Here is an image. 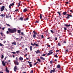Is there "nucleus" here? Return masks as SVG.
<instances>
[{
	"label": "nucleus",
	"mask_w": 73,
	"mask_h": 73,
	"mask_svg": "<svg viewBox=\"0 0 73 73\" xmlns=\"http://www.w3.org/2000/svg\"><path fill=\"white\" fill-rule=\"evenodd\" d=\"M8 30L9 31V32L10 33H15V32H16V28H13V29H8Z\"/></svg>",
	"instance_id": "obj_1"
},
{
	"label": "nucleus",
	"mask_w": 73,
	"mask_h": 73,
	"mask_svg": "<svg viewBox=\"0 0 73 73\" xmlns=\"http://www.w3.org/2000/svg\"><path fill=\"white\" fill-rule=\"evenodd\" d=\"M4 8H5V7L4 6H2L1 9V11L2 12V11H4Z\"/></svg>",
	"instance_id": "obj_2"
},
{
	"label": "nucleus",
	"mask_w": 73,
	"mask_h": 73,
	"mask_svg": "<svg viewBox=\"0 0 73 73\" xmlns=\"http://www.w3.org/2000/svg\"><path fill=\"white\" fill-rule=\"evenodd\" d=\"M53 70H50V73H52V72H54V71H55V68H53Z\"/></svg>",
	"instance_id": "obj_3"
},
{
	"label": "nucleus",
	"mask_w": 73,
	"mask_h": 73,
	"mask_svg": "<svg viewBox=\"0 0 73 73\" xmlns=\"http://www.w3.org/2000/svg\"><path fill=\"white\" fill-rule=\"evenodd\" d=\"M17 66H15L14 68V70L15 72H16L17 70Z\"/></svg>",
	"instance_id": "obj_4"
},
{
	"label": "nucleus",
	"mask_w": 73,
	"mask_h": 73,
	"mask_svg": "<svg viewBox=\"0 0 73 73\" xmlns=\"http://www.w3.org/2000/svg\"><path fill=\"white\" fill-rule=\"evenodd\" d=\"M53 53V52H50L49 53H48L47 54V56H49L50 54H52Z\"/></svg>",
	"instance_id": "obj_5"
},
{
	"label": "nucleus",
	"mask_w": 73,
	"mask_h": 73,
	"mask_svg": "<svg viewBox=\"0 0 73 73\" xmlns=\"http://www.w3.org/2000/svg\"><path fill=\"white\" fill-rule=\"evenodd\" d=\"M14 63L16 64V65H19V62H18L17 61H15L14 62Z\"/></svg>",
	"instance_id": "obj_6"
},
{
	"label": "nucleus",
	"mask_w": 73,
	"mask_h": 73,
	"mask_svg": "<svg viewBox=\"0 0 73 73\" xmlns=\"http://www.w3.org/2000/svg\"><path fill=\"white\" fill-rule=\"evenodd\" d=\"M2 64L3 65V66H5V63H4V61H3L2 62Z\"/></svg>",
	"instance_id": "obj_7"
},
{
	"label": "nucleus",
	"mask_w": 73,
	"mask_h": 73,
	"mask_svg": "<svg viewBox=\"0 0 73 73\" xmlns=\"http://www.w3.org/2000/svg\"><path fill=\"white\" fill-rule=\"evenodd\" d=\"M40 59H41V60H45V58H44L42 57H40Z\"/></svg>",
	"instance_id": "obj_8"
},
{
	"label": "nucleus",
	"mask_w": 73,
	"mask_h": 73,
	"mask_svg": "<svg viewBox=\"0 0 73 73\" xmlns=\"http://www.w3.org/2000/svg\"><path fill=\"white\" fill-rule=\"evenodd\" d=\"M7 69L8 68H6V71L7 72H8V73H9V70H8Z\"/></svg>",
	"instance_id": "obj_9"
},
{
	"label": "nucleus",
	"mask_w": 73,
	"mask_h": 73,
	"mask_svg": "<svg viewBox=\"0 0 73 73\" xmlns=\"http://www.w3.org/2000/svg\"><path fill=\"white\" fill-rule=\"evenodd\" d=\"M35 52L36 53H40V52L39 51V50H37L36 51H35Z\"/></svg>",
	"instance_id": "obj_10"
},
{
	"label": "nucleus",
	"mask_w": 73,
	"mask_h": 73,
	"mask_svg": "<svg viewBox=\"0 0 73 73\" xmlns=\"http://www.w3.org/2000/svg\"><path fill=\"white\" fill-rule=\"evenodd\" d=\"M27 8L23 10V12H27Z\"/></svg>",
	"instance_id": "obj_11"
},
{
	"label": "nucleus",
	"mask_w": 73,
	"mask_h": 73,
	"mask_svg": "<svg viewBox=\"0 0 73 73\" xmlns=\"http://www.w3.org/2000/svg\"><path fill=\"white\" fill-rule=\"evenodd\" d=\"M65 26H66V27H70V25H67L66 24H65Z\"/></svg>",
	"instance_id": "obj_12"
},
{
	"label": "nucleus",
	"mask_w": 73,
	"mask_h": 73,
	"mask_svg": "<svg viewBox=\"0 0 73 73\" xmlns=\"http://www.w3.org/2000/svg\"><path fill=\"white\" fill-rule=\"evenodd\" d=\"M19 59L20 60L22 61L23 60V57H21L19 58Z\"/></svg>",
	"instance_id": "obj_13"
},
{
	"label": "nucleus",
	"mask_w": 73,
	"mask_h": 73,
	"mask_svg": "<svg viewBox=\"0 0 73 73\" xmlns=\"http://www.w3.org/2000/svg\"><path fill=\"white\" fill-rule=\"evenodd\" d=\"M12 44L13 45H16V43L15 42H12Z\"/></svg>",
	"instance_id": "obj_14"
},
{
	"label": "nucleus",
	"mask_w": 73,
	"mask_h": 73,
	"mask_svg": "<svg viewBox=\"0 0 73 73\" xmlns=\"http://www.w3.org/2000/svg\"><path fill=\"white\" fill-rule=\"evenodd\" d=\"M65 51L66 53V52H69V50L68 49H65Z\"/></svg>",
	"instance_id": "obj_15"
},
{
	"label": "nucleus",
	"mask_w": 73,
	"mask_h": 73,
	"mask_svg": "<svg viewBox=\"0 0 73 73\" xmlns=\"http://www.w3.org/2000/svg\"><path fill=\"white\" fill-rule=\"evenodd\" d=\"M33 38H36V34H34L33 35Z\"/></svg>",
	"instance_id": "obj_16"
},
{
	"label": "nucleus",
	"mask_w": 73,
	"mask_h": 73,
	"mask_svg": "<svg viewBox=\"0 0 73 73\" xmlns=\"http://www.w3.org/2000/svg\"><path fill=\"white\" fill-rule=\"evenodd\" d=\"M30 49L31 50H32V46H31L30 47Z\"/></svg>",
	"instance_id": "obj_17"
},
{
	"label": "nucleus",
	"mask_w": 73,
	"mask_h": 73,
	"mask_svg": "<svg viewBox=\"0 0 73 73\" xmlns=\"http://www.w3.org/2000/svg\"><path fill=\"white\" fill-rule=\"evenodd\" d=\"M57 68H60V66L59 64H58L57 66Z\"/></svg>",
	"instance_id": "obj_18"
},
{
	"label": "nucleus",
	"mask_w": 73,
	"mask_h": 73,
	"mask_svg": "<svg viewBox=\"0 0 73 73\" xmlns=\"http://www.w3.org/2000/svg\"><path fill=\"white\" fill-rule=\"evenodd\" d=\"M16 53H17V54H18V53H20V51L18 50V51H17L16 52Z\"/></svg>",
	"instance_id": "obj_19"
},
{
	"label": "nucleus",
	"mask_w": 73,
	"mask_h": 73,
	"mask_svg": "<svg viewBox=\"0 0 73 73\" xmlns=\"http://www.w3.org/2000/svg\"><path fill=\"white\" fill-rule=\"evenodd\" d=\"M28 19H29V18H28V17L26 18L25 19H24L25 21L27 20H28Z\"/></svg>",
	"instance_id": "obj_20"
},
{
	"label": "nucleus",
	"mask_w": 73,
	"mask_h": 73,
	"mask_svg": "<svg viewBox=\"0 0 73 73\" xmlns=\"http://www.w3.org/2000/svg\"><path fill=\"white\" fill-rule=\"evenodd\" d=\"M63 15H66V12H64L63 13Z\"/></svg>",
	"instance_id": "obj_21"
},
{
	"label": "nucleus",
	"mask_w": 73,
	"mask_h": 73,
	"mask_svg": "<svg viewBox=\"0 0 73 73\" xmlns=\"http://www.w3.org/2000/svg\"><path fill=\"white\" fill-rule=\"evenodd\" d=\"M0 16H1V17L3 16V17H4V16H5V15H4V14H1L0 15Z\"/></svg>",
	"instance_id": "obj_22"
},
{
	"label": "nucleus",
	"mask_w": 73,
	"mask_h": 73,
	"mask_svg": "<svg viewBox=\"0 0 73 73\" xmlns=\"http://www.w3.org/2000/svg\"><path fill=\"white\" fill-rule=\"evenodd\" d=\"M58 13V14H59V16H61V13H60V12H59V11H58L57 12Z\"/></svg>",
	"instance_id": "obj_23"
},
{
	"label": "nucleus",
	"mask_w": 73,
	"mask_h": 73,
	"mask_svg": "<svg viewBox=\"0 0 73 73\" xmlns=\"http://www.w3.org/2000/svg\"><path fill=\"white\" fill-rule=\"evenodd\" d=\"M20 2H19L18 3V7H20Z\"/></svg>",
	"instance_id": "obj_24"
},
{
	"label": "nucleus",
	"mask_w": 73,
	"mask_h": 73,
	"mask_svg": "<svg viewBox=\"0 0 73 73\" xmlns=\"http://www.w3.org/2000/svg\"><path fill=\"white\" fill-rule=\"evenodd\" d=\"M37 60H38V61H39V62H41V60H40V59L38 58L37 59Z\"/></svg>",
	"instance_id": "obj_25"
},
{
	"label": "nucleus",
	"mask_w": 73,
	"mask_h": 73,
	"mask_svg": "<svg viewBox=\"0 0 73 73\" xmlns=\"http://www.w3.org/2000/svg\"><path fill=\"white\" fill-rule=\"evenodd\" d=\"M40 19H42V14H40Z\"/></svg>",
	"instance_id": "obj_26"
},
{
	"label": "nucleus",
	"mask_w": 73,
	"mask_h": 73,
	"mask_svg": "<svg viewBox=\"0 0 73 73\" xmlns=\"http://www.w3.org/2000/svg\"><path fill=\"white\" fill-rule=\"evenodd\" d=\"M17 32L18 33H20V32H21L20 30H18L17 31Z\"/></svg>",
	"instance_id": "obj_27"
},
{
	"label": "nucleus",
	"mask_w": 73,
	"mask_h": 73,
	"mask_svg": "<svg viewBox=\"0 0 73 73\" xmlns=\"http://www.w3.org/2000/svg\"><path fill=\"white\" fill-rule=\"evenodd\" d=\"M33 33H34V34H35V35H37V33L35 31H33Z\"/></svg>",
	"instance_id": "obj_28"
},
{
	"label": "nucleus",
	"mask_w": 73,
	"mask_h": 73,
	"mask_svg": "<svg viewBox=\"0 0 73 73\" xmlns=\"http://www.w3.org/2000/svg\"><path fill=\"white\" fill-rule=\"evenodd\" d=\"M0 34L1 35V36H3L4 34L2 33H0Z\"/></svg>",
	"instance_id": "obj_29"
},
{
	"label": "nucleus",
	"mask_w": 73,
	"mask_h": 73,
	"mask_svg": "<svg viewBox=\"0 0 73 73\" xmlns=\"http://www.w3.org/2000/svg\"><path fill=\"white\" fill-rule=\"evenodd\" d=\"M41 37L42 38H44V35H42Z\"/></svg>",
	"instance_id": "obj_30"
},
{
	"label": "nucleus",
	"mask_w": 73,
	"mask_h": 73,
	"mask_svg": "<svg viewBox=\"0 0 73 73\" xmlns=\"http://www.w3.org/2000/svg\"><path fill=\"white\" fill-rule=\"evenodd\" d=\"M28 63H29V64H32V62H30L29 61H28Z\"/></svg>",
	"instance_id": "obj_31"
},
{
	"label": "nucleus",
	"mask_w": 73,
	"mask_h": 73,
	"mask_svg": "<svg viewBox=\"0 0 73 73\" xmlns=\"http://www.w3.org/2000/svg\"><path fill=\"white\" fill-rule=\"evenodd\" d=\"M3 44L1 43H0V46H3Z\"/></svg>",
	"instance_id": "obj_32"
},
{
	"label": "nucleus",
	"mask_w": 73,
	"mask_h": 73,
	"mask_svg": "<svg viewBox=\"0 0 73 73\" xmlns=\"http://www.w3.org/2000/svg\"><path fill=\"white\" fill-rule=\"evenodd\" d=\"M13 5H14V3H12L11 4H10V5H11V6H13Z\"/></svg>",
	"instance_id": "obj_33"
},
{
	"label": "nucleus",
	"mask_w": 73,
	"mask_h": 73,
	"mask_svg": "<svg viewBox=\"0 0 73 73\" xmlns=\"http://www.w3.org/2000/svg\"><path fill=\"white\" fill-rule=\"evenodd\" d=\"M52 33H54V32H53V31H52V30H51L50 31Z\"/></svg>",
	"instance_id": "obj_34"
},
{
	"label": "nucleus",
	"mask_w": 73,
	"mask_h": 73,
	"mask_svg": "<svg viewBox=\"0 0 73 73\" xmlns=\"http://www.w3.org/2000/svg\"><path fill=\"white\" fill-rule=\"evenodd\" d=\"M67 16H70V17H72V15H70L69 14H67Z\"/></svg>",
	"instance_id": "obj_35"
},
{
	"label": "nucleus",
	"mask_w": 73,
	"mask_h": 73,
	"mask_svg": "<svg viewBox=\"0 0 73 73\" xmlns=\"http://www.w3.org/2000/svg\"><path fill=\"white\" fill-rule=\"evenodd\" d=\"M3 58H4V56H3V55H2L1 57V58H2V59H3Z\"/></svg>",
	"instance_id": "obj_36"
},
{
	"label": "nucleus",
	"mask_w": 73,
	"mask_h": 73,
	"mask_svg": "<svg viewBox=\"0 0 73 73\" xmlns=\"http://www.w3.org/2000/svg\"><path fill=\"white\" fill-rule=\"evenodd\" d=\"M55 57H56V58H58V56H57V54H56L55 56Z\"/></svg>",
	"instance_id": "obj_37"
},
{
	"label": "nucleus",
	"mask_w": 73,
	"mask_h": 73,
	"mask_svg": "<svg viewBox=\"0 0 73 73\" xmlns=\"http://www.w3.org/2000/svg\"><path fill=\"white\" fill-rule=\"evenodd\" d=\"M20 20H23V18L21 17L20 18Z\"/></svg>",
	"instance_id": "obj_38"
},
{
	"label": "nucleus",
	"mask_w": 73,
	"mask_h": 73,
	"mask_svg": "<svg viewBox=\"0 0 73 73\" xmlns=\"http://www.w3.org/2000/svg\"><path fill=\"white\" fill-rule=\"evenodd\" d=\"M29 66H30V67H32V64H30Z\"/></svg>",
	"instance_id": "obj_39"
},
{
	"label": "nucleus",
	"mask_w": 73,
	"mask_h": 73,
	"mask_svg": "<svg viewBox=\"0 0 73 73\" xmlns=\"http://www.w3.org/2000/svg\"><path fill=\"white\" fill-rule=\"evenodd\" d=\"M11 53L13 54H16V52H12Z\"/></svg>",
	"instance_id": "obj_40"
},
{
	"label": "nucleus",
	"mask_w": 73,
	"mask_h": 73,
	"mask_svg": "<svg viewBox=\"0 0 73 73\" xmlns=\"http://www.w3.org/2000/svg\"><path fill=\"white\" fill-rule=\"evenodd\" d=\"M39 23V22L37 21H36V22H35V23Z\"/></svg>",
	"instance_id": "obj_41"
},
{
	"label": "nucleus",
	"mask_w": 73,
	"mask_h": 73,
	"mask_svg": "<svg viewBox=\"0 0 73 73\" xmlns=\"http://www.w3.org/2000/svg\"><path fill=\"white\" fill-rule=\"evenodd\" d=\"M6 25L7 26H9V27H10V25H9V24H6Z\"/></svg>",
	"instance_id": "obj_42"
},
{
	"label": "nucleus",
	"mask_w": 73,
	"mask_h": 73,
	"mask_svg": "<svg viewBox=\"0 0 73 73\" xmlns=\"http://www.w3.org/2000/svg\"><path fill=\"white\" fill-rule=\"evenodd\" d=\"M64 30H65V31L67 30V29H66V27H64Z\"/></svg>",
	"instance_id": "obj_43"
},
{
	"label": "nucleus",
	"mask_w": 73,
	"mask_h": 73,
	"mask_svg": "<svg viewBox=\"0 0 73 73\" xmlns=\"http://www.w3.org/2000/svg\"><path fill=\"white\" fill-rule=\"evenodd\" d=\"M58 45L59 46H60L61 44L60 43H58Z\"/></svg>",
	"instance_id": "obj_44"
},
{
	"label": "nucleus",
	"mask_w": 73,
	"mask_h": 73,
	"mask_svg": "<svg viewBox=\"0 0 73 73\" xmlns=\"http://www.w3.org/2000/svg\"><path fill=\"white\" fill-rule=\"evenodd\" d=\"M31 73H33V70H31Z\"/></svg>",
	"instance_id": "obj_45"
},
{
	"label": "nucleus",
	"mask_w": 73,
	"mask_h": 73,
	"mask_svg": "<svg viewBox=\"0 0 73 73\" xmlns=\"http://www.w3.org/2000/svg\"><path fill=\"white\" fill-rule=\"evenodd\" d=\"M21 35H22L23 36H24V33L23 32H22L21 33Z\"/></svg>",
	"instance_id": "obj_46"
},
{
	"label": "nucleus",
	"mask_w": 73,
	"mask_h": 73,
	"mask_svg": "<svg viewBox=\"0 0 73 73\" xmlns=\"http://www.w3.org/2000/svg\"><path fill=\"white\" fill-rule=\"evenodd\" d=\"M31 45H32V46H34V44H33L32 43H31Z\"/></svg>",
	"instance_id": "obj_47"
},
{
	"label": "nucleus",
	"mask_w": 73,
	"mask_h": 73,
	"mask_svg": "<svg viewBox=\"0 0 73 73\" xmlns=\"http://www.w3.org/2000/svg\"><path fill=\"white\" fill-rule=\"evenodd\" d=\"M5 29V28H4H4H2V30H3V31H4Z\"/></svg>",
	"instance_id": "obj_48"
},
{
	"label": "nucleus",
	"mask_w": 73,
	"mask_h": 73,
	"mask_svg": "<svg viewBox=\"0 0 73 73\" xmlns=\"http://www.w3.org/2000/svg\"><path fill=\"white\" fill-rule=\"evenodd\" d=\"M66 18H67V19H69V18H70V17H69V16H68V17H67Z\"/></svg>",
	"instance_id": "obj_49"
},
{
	"label": "nucleus",
	"mask_w": 73,
	"mask_h": 73,
	"mask_svg": "<svg viewBox=\"0 0 73 73\" xmlns=\"http://www.w3.org/2000/svg\"><path fill=\"white\" fill-rule=\"evenodd\" d=\"M55 40H57V37H55Z\"/></svg>",
	"instance_id": "obj_50"
},
{
	"label": "nucleus",
	"mask_w": 73,
	"mask_h": 73,
	"mask_svg": "<svg viewBox=\"0 0 73 73\" xmlns=\"http://www.w3.org/2000/svg\"><path fill=\"white\" fill-rule=\"evenodd\" d=\"M19 11V10L18 9H16L15 10V12H17V11Z\"/></svg>",
	"instance_id": "obj_51"
},
{
	"label": "nucleus",
	"mask_w": 73,
	"mask_h": 73,
	"mask_svg": "<svg viewBox=\"0 0 73 73\" xmlns=\"http://www.w3.org/2000/svg\"><path fill=\"white\" fill-rule=\"evenodd\" d=\"M6 18H9V16H8V15H6Z\"/></svg>",
	"instance_id": "obj_52"
},
{
	"label": "nucleus",
	"mask_w": 73,
	"mask_h": 73,
	"mask_svg": "<svg viewBox=\"0 0 73 73\" xmlns=\"http://www.w3.org/2000/svg\"><path fill=\"white\" fill-rule=\"evenodd\" d=\"M47 46L48 47H50V45H47Z\"/></svg>",
	"instance_id": "obj_53"
},
{
	"label": "nucleus",
	"mask_w": 73,
	"mask_h": 73,
	"mask_svg": "<svg viewBox=\"0 0 73 73\" xmlns=\"http://www.w3.org/2000/svg\"><path fill=\"white\" fill-rule=\"evenodd\" d=\"M45 55H46V54H43L42 55V56H45Z\"/></svg>",
	"instance_id": "obj_54"
},
{
	"label": "nucleus",
	"mask_w": 73,
	"mask_h": 73,
	"mask_svg": "<svg viewBox=\"0 0 73 73\" xmlns=\"http://www.w3.org/2000/svg\"><path fill=\"white\" fill-rule=\"evenodd\" d=\"M53 51V50H50L49 52H52Z\"/></svg>",
	"instance_id": "obj_55"
},
{
	"label": "nucleus",
	"mask_w": 73,
	"mask_h": 73,
	"mask_svg": "<svg viewBox=\"0 0 73 73\" xmlns=\"http://www.w3.org/2000/svg\"><path fill=\"white\" fill-rule=\"evenodd\" d=\"M7 34H8V33H9V32L8 31H7Z\"/></svg>",
	"instance_id": "obj_56"
},
{
	"label": "nucleus",
	"mask_w": 73,
	"mask_h": 73,
	"mask_svg": "<svg viewBox=\"0 0 73 73\" xmlns=\"http://www.w3.org/2000/svg\"><path fill=\"white\" fill-rule=\"evenodd\" d=\"M36 43H34V45H35V46L36 45Z\"/></svg>",
	"instance_id": "obj_57"
},
{
	"label": "nucleus",
	"mask_w": 73,
	"mask_h": 73,
	"mask_svg": "<svg viewBox=\"0 0 73 73\" xmlns=\"http://www.w3.org/2000/svg\"><path fill=\"white\" fill-rule=\"evenodd\" d=\"M11 5H9V8H10V9L11 8Z\"/></svg>",
	"instance_id": "obj_58"
},
{
	"label": "nucleus",
	"mask_w": 73,
	"mask_h": 73,
	"mask_svg": "<svg viewBox=\"0 0 73 73\" xmlns=\"http://www.w3.org/2000/svg\"><path fill=\"white\" fill-rule=\"evenodd\" d=\"M36 46H38V44H36Z\"/></svg>",
	"instance_id": "obj_59"
},
{
	"label": "nucleus",
	"mask_w": 73,
	"mask_h": 73,
	"mask_svg": "<svg viewBox=\"0 0 73 73\" xmlns=\"http://www.w3.org/2000/svg\"><path fill=\"white\" fill-rule=\"evenodd\" d=\"M56 52H59V50H56Z\"/></svg>",
	"instance_id": "obj_60"
},
{
	"label": "nucleus",
	"mask_w": 73,
	"mask_h": 73,
	"mask_svg": "<svg viewBox=\"0 0 73 73\" xmlns=\"http://www.w3.org/2000/svg\"><path fill=\"white\" fill-rule=\"evenodd\" d=\"M68 3H69L68 2H66V4H68Z\"/></svg>",
	"instance_id": "obj_61"
},
{
	"label": "nucleus",
	"mask_w": 73,
	"mask_h": 73,
	"mask_svg": "<svg viewBox=\"0 0 73 73\" xmlns=\"http://www.w3.org/2000/svg\"><path fill=\"white\" fill-rule=\"evenodd\" d=\"M5 10H6V11L7 12L8 11V10H7V9H5Z\"/></svg>",
	"instance_id": "obj_62"
},
{
	"label": "nucleus",
	"mask_w": 73,
	"mask_h": 73,
	"mask_svg": "<svg viewBox=\"0 0 73 73\" xmlns=\"http://www.w3.org/2000/svg\"><path fill=\"white\" fill-rule=\"evenodd\" d=\"M5 42H6V41H5L4 42V44H5Z\"/></svg>",
	"instance_id": "obj_63"
},
{
	"label": "nucleus",
	"mask_w": 73,
	"mask_h": 73,
	"mask_svg": "<svg viewBox=\"0 0 73 73\" xmlns=\"http://www.w3.org/2000/svg\"><path fill=\"white\" fill-rule=\"evenodd\" d=\"M0 73H3V72H0Z\"/></svg>",
	"instance_id": "obj_64"
}]
</instances>
